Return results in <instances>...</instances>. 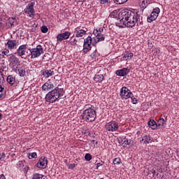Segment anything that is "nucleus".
I'll use <instances>...</instances> for the list:
<instances>
[{
	"instance_id": "obj_1",
	"label": "nucleus",
	"mask_w": 179,
	"mask_h": 179,
	"mask_svg": "<svg viewBox=\"0 0 179 179\" xmlns=\"http://www.w3.org/2000/svg\"><path fill=\"white\" fill-rule=\"evenodd\" d=\"M119 21L116 22L118 27H134V26H139L141 20L138 14L132 11L123 10L118 15Z\"/></svg>"
},
{
	"instance_id": "obj_2",
	"label": "nucleus",
	"mask_w": 179,
	"mask_h": 179,
	"mask_svg": "<svg viewBox=\"0 0 179 179\" xmlns=\"http://www.w3.org/2000/svg\"><path fill=\"white\" fill-rule=\"evenodd\" d=\"M64 94H65L64 89L59 88V85H57V87L46 94L45 100L48 103H55V101H58L59 99H62Z\"/></svg>"
},
{
	"instance_id": "obj_3",
	"label": "nucleus",
	"mask_w": 179,
	"mask_h": 179,
	"mask_svg": "<svg viewBox=\"0 0 179 179\" xmlns=\"http://www.w3.org/2000/svg\"><path fill=\"white\" fill-rule=\"evenodd\" d=\"M81 117L84 121L87 122H93L96 120V110L94 109H88L87 110H84Z\"/></svg>"
},
{
	"instance_id": "obj_4",
	"label": "nucleus",
	"mask_w": 179,
	"mask_h": 179,
	"mask_svg": "<svg viewBox=\"0 0 179 179\" xmlns=\"http://www.w3.org/2000/svg\"><path fill=\"white\" fill-rule=\"evenodd\" d=\"M94 43V38H92V36H88L86 39L84 40L83 44V54H87L92 50V45H93Z\"/></svg>"
},
{
	"instance_id": "obj_5",
	"label": "nucleus",
	"mask_w": 179,
	"mask_h": 179,
	"mask_svg": "<svg viewBox=\"0 0 179 179\" xmlns=\"http://www.w3.org/2000/svg\"><path fill=\"white\" fill-rule=\"evenodd\" d=\"M30 51L29 55H31V59L38 58L41 54H43L44 50L43 49V46L41 45H38L36 48L29 49Z\"/></svg>"
},
{
	"instance_id": "obj_6",
	"label": "nucleus",
	"mask_w": 179,
	"mask_h": 179,
	"mask_svg": "<svg viewBox=\"0 0 179 179\" xmlns=\"http://www.w3.org/2000/svg\"><path fill=\"white\" fill-rule=\"evenodd\" d=\"M120 97L122 100H127L130 99V97H134V94L127 87H122L120 90Z\"/></svg>"
},
{
	"instance_id": "obj_7",
	"label": "nucleus",
	"mask_w": 179,
	"mask_h": 179,
	"mask_svg": "<svg viewBox=\"0 0 179 179\" xmlns=\"http://www.w3.org/2000/svg\"><path fill=\"white\" fill-rule=\"evenodd\" d=\"M159 13H160V8L157 7L154 8L150 17H148V22L151 23L153 20H156L157 19V16H159Z\"/></svg>"
},
{
	"instance_id": "obj_8",
	"label": "nucleus",
	"mask_w": 179,
	"mask_h": 179,
	"mask_svg": "<svg viewBox=\"0 0 179 179\" xmlns=\"http://www.w3.org/2000/svg\"><path fill=\"white\" fill-rule=\"evenodd\" d=\"M8 59L9 62V65L10 66H16L17 64H20V61L19 60V58L16 57V55L13 54H10L8 56Z\"/></svg>"
},
{
	"instance_id": "obj_9",
	"label": "nucleus",
	"mask_w": 179,
	"mask_h": 179,
	"mask_svg": "<svg viewBox=\"0 0 179 179\" xmlns=\"http://www.w3.org/2000/svg\"><path fill=\"white\" fill-rule=\"evenodd\" d=\"M48 164V160L45 157H41L38 163L36 164V166L38 169H47V166Z\"/></svg>"
},
{
	"instance_id": "obj_10",
	"label": "nucleus",
	"mask_w": 179,
	"mask_h": 179,
	"mask_svg": "<svg viewBox=\"0 0 179 179\" xmlns=\"http://www.w3.org/2000/svg\"><path fill=\"white\" fill-rule=\"evenodd\" d=\"M106 128L109 132H115L118 129V123L115 121L110 122L106 125Z\"/></svg>"
},
{
	"instance_id": "obj_11",
	"label": "nucleus",
	"mask_w": 179,
	"mask_h": 179,
	"mask_svg": "<svg viewBox=\"0 0 179 179\" xmlns=\"http://www.w3.org/2000/svg\"><path fill=\"white\" fill-rule=\"evenodd\" d=\"M94 34L96 36L94 37L93 45H96V44L99 41H104L105 40L104 35H103L101 33H99L98 30L94 31Z\"/></svg>"
},
{
	"instance_id": "obj_12",
	"label": "nucleus",
	"mask_w": 179,
	"mask_h": 179,
	"mask_svg": "<svg viewBox=\"0 0 179 179\" xmlns=\"http://www.w3.org/2000/svg\"><path fill=\"white\" fill-rule=\"evenodd\" d=\"M24 13L29 15L30 17L34 16V3H29L24 10Z\"/></svg>"
},
{
	"instance_id": "obj_13",
	"label": "nucleus",
	"mask_w": 179,
	"mask_h": 179,
	"mask_svg": "<svg viewBox=\"0 0 179 179\" xmlns=\"http://www.w3.org/2000/svg\"><path fill=\"white\" fill-rule=\"evenodd\" d=\"M55 86L57 85H54L51 80H48L42 86V90L44 92H48V90H51V89H54Z\"/></svg>"
},
{
	"instance_id": "obj_14",
	"label": "nucleus",
	"mask_w": 179,
	"mask_h": 179,
	"mask_svg": "<svg viewBox=\"0 0 179 179\" xmlns=\"http://www.w3.org/2000/svg\"><path fill=\"white\" fill-rule=\"evenodd\" d=\"M26 50H27V44L21 45L17 49V55H18V57H23V55H26Z\"/></svg>"
},
{
	"instance_id": "obj_15",
	"label": "nucleus",
	"mask_w": 179,
	"mask_h": 179,
	"mask_svg": "<svg viewBox=\"0 0 179 179\" xmlns=\"http://www.w3.org/2000/svg\"><path fill=\"white\" fill-rule=\"evenodd\" d=\"M71 36V32L66 31L62 34H59L57 36V41H63V40H68Z\"/></svg>"
},
{
	"instance_id": "obj_16",
	"label": "nucleus",
	"mask_w": 179,
	"mask_h": 179,
	"mask_svg": "<svg viewBox=\"0 0 179 179\" xmlns=\"http://www.w3.org/2000/svg\"><path fill=\"white\" fill-rule=\"evenodd\" d=\"M6 45H7L8 50H16L17 48V42L16 40H10Z\"/></svg>"
},
{
	"instance_id": "obj_17",
	"label": "nucleus",
	"mask_w": 179,
	"mask_h": 179,
	"mask_svg": "<svg viewBox=\"0 0 179 179\" xmlns=\"http://www.w3.org/2000/svg\"><path fill=\"white\" fill-rule=\"evenodd\" d=\"M129 69L123 68L122 69L116 71L115 73L117 76H127L129 73Z\"/></svg>"
},
{
	"instance_id": "obj_18",
	"label": "nucleus",
	"mask_w": 179,
	"mask_h": 179,
	"mask_svg": "<svg viewBox=\"0 0 179 179\" xmlns=\"http://www.w3.org/2000/svg\"><path fill=\"white\" fill-rule=\"evenodd\" d=\"M121 144L123 148H127V146L132 147L134 146V141L128 138H124L122 140Z\"/></svg>"
},
{
	"instance_id": "obj_19",
	"label": "nucleus",
	"mask_w": 179,
	"mask_h": 179,
	"mask_svg": "<svg viewBox=\"0 0 179 179\" xmlns=\"http://www.w3.org/2000/svg\"><path fill=\"white\" fill-rule=\"evenodd\" d=\"M150 1L151 0H138V5L143 10L148 8V5L150 3Z\"/></svg>"
},
{
	"instance_id": "obj_20",
	"label": "nucleus",
	"mask_w": 179,
	"mask_h": 179,
	"mask_svg": "<svg viewBox=\"0 0 179 179\" xmlns=\"http://www.w3.org/2000/svg\"><path fill=\"white\" fill-rule=\"evenodd\" d=\"M76 37H83V36H85L87 32V29L85 28V29H79V27H78L76 29Z\"/></svg>"
},
{
	"instance_id": "obj_21",
	"label": "nucleus",
	"mask_w": 179,
	"mask_h": 179,
	"mask_svg": "<svg viewBox=\"0 0 179 179\" xmlns=\"http://www.w3.org/2000/svg\"><path fill=\"white\" fill-rule=\"evenodd\" d=\"M43 75L45 76V78H50V76H53V75H55V73L52 70H45L43 72Z\"/></svg>"
},
{
	"instance_id": "obj_22",
	"label": "nucleus",
	"mask_w": 179,
	"mask_h": 179,
	"mask_svg": "<svg viewBox=\"0 0 179 179\" xmlns=\"http://www.w3.org/2000/svg\"><path fill=\"white\" fill-rule=\"evenodd\" d=\"M7 82L11 86H13L16 82V78L13 77V76H8L7 77Z\"/></svg>"
},
{
	"instance_id": "obj_23",
	"label": "nucleus",
	"mask_w": 179,
	"mask_h": 179,
	"mask_svg": "<svg viewBox=\"0 0 179 179\" xmlns=\"http://www.w3.org/2000/svg\"><path fill=\"white\" fill-rule=\"evenodd\" d=\"M94 80L95 82H99V83H100L103 82V80H104V76H103L102 74H96L94 77Z\"/></svg>"
},
{
	"instance_id": "obj_24",
	"label": "nucleus",
	"mask_w": 179,
	"mask_h": 179,
	"mask_svg": "<svg viewBox=\"0 0 179 179\" xmlns=\"http://www.w3.org/2000/svg\"><path fill=\"white\" fill-rule=\"evenodd\" d=\"M148 126L151 127L152 129H157V124L153 120H150L148 122Z\"/></svg>"
},
{
	"instance_id": "obj_25",
	"label": "nucleus",
	"mask_w": 179,
	"mask_h": 179,
	"mask_svg": "<svg viewBox=\"0 0 179 179\" xmlns=\"http://www.w3.org/2000/svg\"><path fill=\"white\" fill-rule=\"evenodd\" d=\"M15 23H16V20L13 17H10L7 21V24L9 27H13V26H15Z\"/></svg>"
},
{
	"instance_id": "obj_26",
	"label": "nucleus",
	"mask_w": 179,
	"mask_h": 179,
	"mask_svg": "<svg viewBox=\"0 0 179 179\" xmlns=\"http://www.w3.org/2000/svg\"><path fill=\"white\" fill-rule=\"evenodd\" d=\"M142 141L144 142V143L148 144L152 143V138H150V136L145 135L143 137Z\"/></svg>"
},
{
	"instance_id": "obj_27",
	"label": "nucleus",
	"mask_w": 179,
	"mask_h": 179,
	"mask_svg": "<svg viewBox=\"0 0 179 179\" xmlns=\"http://www.w3.org/2000/svg\"><path fill=\"white\" fill-rule=\"evenodd\" d=\"M32 179H48L45 176H43L40 173H34L32 176Z\"/></svg>"
},
{
	"instance_id": "obj_28",
	"label": "nucleus",
	"mask_w": 179,
	"mask_h": 179,
	"mask_svg": "<svg viewBox=\"0 0 179 179\" xmlns=\"http://www.w3.org/2000/svg\"><path fill=\"white\" fill-rule=\"evenodd\" d=\"M164 127V119L160 118L157 124V128H163Z\"/></svg>"
},
{
	"instance_id": "obj_29",
	"label": "nucleus",
	"mask_w": 179,
	"mask_h": 179,
	"mask_svg": "<svg viewBox=\"0 0 179 179\" xmlns=\"http://www.w3.org/2000/svg\"><path fill=\"white\" fill-rule=\"evenodd\" d=\"M132 57H134V53L126 52L124 54V58H126V59H132Z\"/></svg>"
},
{
	"instance_id": "obj_30",
	"label": "nucleus",
	"mask_w": 179,
	"mask_h": 179,
	"mask_svg": "<svg viewBox=\"0 0 179 179\" xmlns=\"http://www.w3.org/2000/svg\"><path fill=\"white\" fill-rule=\"evenodd\" d=\"M17 72L20 75V76L23 77L26 76V71H24V69L20 68L17 69Z\"/></svg>"
},
{
	"instance_id": "obj_31",
	"label": "nucleus",
	"mask_w": 179,
	"mask_h": 179,
	"mask_svg": "<svg viewBox=\"0 0 179 179\" xmlns=\"http://www.w3.org/2000/svg\"><path fill=\"white\" fill-rule=\"evenodd\" d=\"M115 3L117 5H122V3H125L126 2H128V0H113Z\"/></svg>"
},
{
	"instance_id": "obj_32",
	"label": "nucleus",
	"mask_w": 179,
	"mask_h": 179,
	"mask_svg": "<svg viewBox=\"0 0 179 179\" xmlns=\"http://www.w3.org/2000/svg\"><path fill=\"white\" fill-rule=\"evenodd\" d=\"M29 159H37V153L36 152H31L29 153L28 155Z\"/></svg>"
},
{
	"instance_id": "obj_33",
	"label": "nucleus",
	"mask_w": 179,
	"mask_h": 179,
	"mask_svg": "<svg viewBox=\"0 0 179 179\" xmlns=\"http://www.w3.org/2000/svg\"><path fill=\"white\" fill-rule=\"evenodd\" d=\"M70 43L71 45H76L78 44V40L76 38H73V37L71 38Z\"/></svg>"
},
{
	"instance_id": "obj_34",
	"label": "nucleus",
	"mask_w": 179,
	"mask_h": 179,
	"mask_svg": "<svg viewBox=\"0 0 179 179\" xmlns=\"http://www.w3.org/2000/svg\"><path fill=\"white\" fill-rule=\"evenodd\" d=\"M113 164H117V165H118V164H121V159H120V158H115L114 159H113Z\"/></svg>"
},
{
	"instance_id": "obj_35",
	"label": "nucleus",
	"mask_w": 179,
	"mask_h": 179,
	"mask_svg": "<svg viewBox=\"0 0 179 179\" xmlns=\"http://www.w3.org/2000/svg\"><path fill=\"white\" fill-rule=\"evenodd\" d=\"M85 160H87V162H90V160H92V155L90 154L87 153L85 155Z\"/></svg>"
},
{
	"instance_id": "obj_36",
	"label": "nucleus",
	"mask_w": 179,
	"mask_h": 179,
	"mask_svg": "<svg viewBox=\"0 0 179 179\" xmlns=\"http://www.w3.org/2000/svg\"><path fill=\"white\" fill-rule=\"evenodd\" d=\"M87 110H93V108H92V105L90 104H87L84 106V111H87Z\"/></svg>"
},
{
	"instance_id": "obj_37",
	"label": "nucleus",
	"mask_w": 179,
	"mask_h": 179,
	"mask_svg": "<svg viewBox=\"0 0 179 179\" xmlns=\"http://www.w3.org/2000/svg\"><path fill=\"white\" fill-rule=\"evenodd\" d=\"M97 56V52L95 50L94 51L91 55L90 57L92 59H94Z\"/></svg>"
},
{
	"instance_id": "obj_38",
	"label": "nucleus",
	"mask_w": 179,
	"mask_h": 179,
	"mask_svg": "<svg viewBox=\"0 0 179 179\" xmlns=\"http://www.w3.org/2000/svg\"><path fill=\"white\" fill-rule=\"evenodd\" d=\"M5 79L3 78V73L0 71V84L3 83Z\"/></svg>"
},
{
	"instance_id": "obj_39",
	"label": "nucleus",
	"mask_w": 179,
	"mask_h": 179,
	"mask_svg": "<svg viewBox=\"0 0 179 179\" xmlns=\"http://www.w3.org/2000/svg\"><path fill=\"white\" fill-rule=\"evenodd\" d=\"M42 33H47L48 31V28L46 26H43L41 28Z\"/></svg>"
},
{
	"instance_id": "obj_40",
	"label": "nucleus",
	"mask_w": 179,
	"mask_h": 179,
	"mask_svg": "<svg viewBox=\"0 0 179 179\" xmlns=\"http://www.w3.org/2000/svg\"><path fill=\"white\" fill-rule=\"evenodd\" d=\"M130 99H131V103H133V104H136V103H138V100H136V98H134V96L130 97Z\"/></svg>"
},
{
	"instance_id": "obj_41",
	"label": "nucleus",
	"mask_w": 179,
	"mask_h": 179,
	"mask_svg": "<svg viewBox=\"0 0 179 179\" xmlns=\"http://www.w3.org/2000/svg\"><path fill=\"white\" fill-rule=\"evenodd\" d=\"M2 54H4V55H7L9 54V50L6 49L4 51L2 52Z\"/></svg>"
},
{
	"instance_id": "obj_42",
	"label": "nucleus",
	"mask_w": 179,
	"mask_h": 179,
	"mask_svg": "<svg viewBox=\"0 0 179 179\" xmlns=\"http://www.w3.org/2000/svg\"><path fill=\"white\" fill-rule=\"evenodd\" d=\"M0 156H1L0 157V160H3V159H5V153L2 152L1 155L0 154Z\"/></svg>"
},
{
	"instance_id": "obj_43",
	"label": "nucleus",
	"mask_w": 179,
	"mask_h": 179,
	"mask_svg": "<svg viewBox=\"0 0 179 179\" xmlns=\"http://www.w3.org/2000/svg\"><path fill=\"white\" fill-rule=\"evenodd\" d=\"M17 166L18 167H22V166H23V162L19 161L17 163Z\"/></svg>"
},
{
	"instance_id": "obj_44",
	"label": "nucleus",
	"mask_w": 179,
	"mask_h": 179,
	"mask_svg": "<svg viewBox=\"0 0 179 179\" xmlns=\"http://www.w3.org/2000/svg\"><path fill=\"white\" fill-rule=\"evenodd\" d=\"M69 169H75V164H71L69 166Z\"/></svg>"
},
{
	"instance_id": "obj_45",
	"label": "nucleus",
	"mask_w": 179,
	"mask_h": 179,
	"mask_svg": "<svg viewBox=\"0 0 179 179\" xmlns=\"http://www.w3.org/2000/svg\"><path fill=\"white\" fill-rule=\"evenodd\" d=\"M5 90V88L2 87V85H0V93H2Z\"/></svg>"
},
{
	"instance_id": "obj_46",
	"label": "nucleus",
	"mask_w": 179,
	"mask_h": 179,
	"mask_svg": "<svg viewBox=\"0 0 179 179\" xmlns=\"http://www.w3.org/2000/svg\"><path fill=\"white\" fill-rule=\"evenodd\" d=\"M100 166H103V164H101V163H97V164H96V169H99V167H100Z\"/></svg>"
},
{
	"instance_id": "obj_47",
	"label": "nucleus",
	"mask_w": 179,
	"mask_h": 179,
	"mask_svg": "<svg viewBox=\"0 0 179 179\" xmlns=\"http://www.w3.org/2000/svg\"><path fill=\"white\" fill-rule=\"evenodd\" d=\"M106 2H108V0H101V3H106Z\"/></svg>"
},
{
	"instance_id": "obj_48",
	"label": "nucleus",
	"mask_w": 179,
	"mask_h": 179,
	"mask_svg": "<svg viewBox=\"0 0 179 179\" xmlns=\"http://www.w3.org/2000/svg\"><path fill=\"white\" fill-rule=\"evenodd\" d=\"M5 97V95L2 94V92L0 93V99H3Z\"/></svg>"
},
{
	"instance_id": "obj_49",
	"label": "nucleus",
	"mask_w": 179,
	"mask_h": 179,
	"mask_svg": "<svg viewBox=\"0 0 179 179\" xmlns=\"http://www.w3.org/2000/svg\"><path fill=\"white\" fill-rule=\"evenodd\" d=\"M151 173H152V174H153V175L155 176V173H156V170L152 169V170L151 171Z\"/></svg>"
},
{
	"instance_id": "obj_50",
	"label": "nucleus",
	"mask_w": 179,
	"mask_h": 179,
	"mask_svg": "<svg viewBox=\"0 0 179 179\" xmlns=\"http://www.w3.org/2000/svg\"><path fill=\"white\" fill-rule=\"evenodd\" d=\"M103 28H99L98 33H101V31H103Z\"/></svg>"
},
{
	"instance_id": "obj_51",
	"label": "nucleus",
	"mask_w": 179,
	"mask_h": 179,
	"mask_svg": "<svg viewBox=\"0 0 179 179\" xmlns=\"http://www.w3.org/2000/svg\"><path fill=\"white\" fill-rule=\"evenodd\" d=\"M1 120H2V114L1 113H0V121H1Z\"/></svg>"
},
{
	"instance_id": "obj_52",
	"label": "nucleus",
	"mask_w": 179,
	"mask_h": 179,
	"mask_svg": "<svg viewBox=\"0 0 179 179\" xmlns=\"http://www.w3.org/2000/svg\"><path fill=\"white\" fill-rule=\"evenodd\" d=\"M92 142H93V143H94V142H96V141L95 140H92Z\"/></svg>"
},
{
	"instance_id": "obj_53",
	"label": "nucleus",
	"mask_w": 179,
	"mask_h": 179,
	"mask_svg": "<svg viewBox=\"0 0 179 179\" xmlns=\"http://www.w3.org/2000/svg\"><path fill=\"white\" fill-rule=\"evenodd\" d=\"M57 82H59L58 80H55V83H57Z\"/></svg>"
},
{
	"instance_id": "obj_54",
	"label": "nucleus",
	"mask_w": 179,
	"mask_h": 179,
	"mask_svg": "<svg viewBox=\"0 0 179 179\" xmlns=\"http://www.w3.org/2000/svg\"><path fill=\"white\" fill-rule=\"evenodd\" d=\"M1 26H2V24L0 22V27H1Z\"/></svg>"
},
{
	"instance_id": "obj_55",
	"label": "nucleus",
	"mask_w": 179,
	"mask_h": 179,
	"mask_svg": "<svg viewBox=\"0 0 179 179\" xmlns=\"http://www.w3.org/2000/svg\"><path fill=\"white\" fill-rule=\"evenodd\" d=\"M0 59H1V55H0Z\"/></svg>"
}]
</instances>
